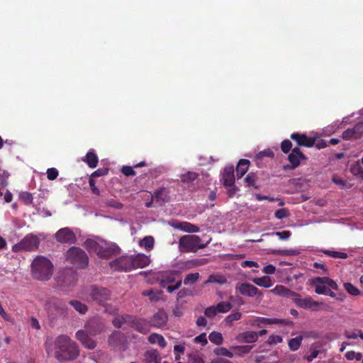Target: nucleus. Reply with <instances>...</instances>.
<instances>
[{
  "mask_svg": "<svg viewBox=\"0 0 363 363\" xmlns=\"http://www.w3.org/2000/svg\"><path fill=\"white\" fill-rule=\"evenodd\" d=\"M245 181L247 184V186H252L255 189H258V186L256 185L257 177L255 173H249L245 178Z\"/></svg>",
  "mask_w": 363,
  "mask_h": 363,
  "instance_id": "obj_42",
  "label": "nucleus"
},
{
  "mask_svg": "<svg viewBox=\"0 0 363 363\" xmlns=\"http://www.w3.org/2000/svg\"><path fill=\"white\" fill-rule=\"evenodd\" d=\"M152 196L155 200V203L157 206H162L164 203L169 201V191L164 187L155 191Z\"/></svg>",
  "mask_w": 363,
  "mask_h": 363,
  "instance_id": "obj_21",
  "label": "nucleus"
},
{
  "mask_svg": "<svg viewBox=\"0 0 363 363\" xmlns=\"http://www.w3.org/2000/svg\"><path fill=\"white\" fill-rule=\"evenodd\" d=\"M84 330H79L76 333V338L88 349H94L96 344L90 336L101 334L105 329L104 321L98 318L89 320L84 326Z\"/></svg>",
  "mask_w": 363,
  "mask_h": 363,
  "instance_id": "obj_1",
  "label": "nucleus"
},
{
  "mask_svg": "<svg viewBox=\"0 0 363 363\" xmlns=\"http://www.w3.org/2000/svg\"><path fill=\"white\" fill-rule=\"evenodd\" d=\"M282 341H283V338L281 335H271L267 340V343L269 345H275L277 343H280Z\"/></svg>",
  "mask_w": 363,
  "mask_h": 363,
  "instance_id": "obj_57",
  "label": "nucleus"
},
{
  "mask_svg": "<svg viewBox=\"0 0 363 363\" xmlns=\"http://www.w3.org/2000/svg\"><path fill=\"white\" fill-rule=\"evenodd\" d=\"M241 318L242 313L239 311H236L226 316L225 321L229 326H231L234 321L239 320Z\"/></svg>",
  "mask_w": 363,
  "mask_h": 363,
  "instance_id": "obj_37",
  "label": "nucleus"
},
{
  "mask_svg": "<svg viewBox=\"0 0 363 363\" xmlns=\"http://www.w3.org/2000/svg\"><path fill=\"white\" fill-rule=\"evenodd\" d=\"M55 357L59 361H67L77 357L79 353L78 346L67 335H60L55 340Z\"/></svg>",
  "mask_w": 363,
  "mask_h": 363,
  "instance_id": "obj_2",
  "label": "nucleus"
},
{
  "mask_svg": "<svg viewBox=\"0 0 363 363\" xmlns=\"http://www.w3.org/2000/svg\"><path fill=\"white\" fill-rule=\"evenodd\" d=\"M363 133V123H358L352 128H348L342 133L345 140L359 139Z\"/></svg>",
  "mask_w": 363,
  "mask_h": 363,
  "instance_id": "obj_19",
  "label": "nucleus"
},
{
  "mask_svg": "<svg viewBox=\"0 0 363 363\" xmlns=\"http://www.w3.org/2000/svg\"><path fill=\"white\" fill-rule=\"evenodd\" d=\"M188 363H204L201 355L198 352H191L188 354Z\"/></svg>",
  "mask_w": 363,
  "mask_h": 363,
  "instance_id": "obj_41",
  "label": "nucleus"
},
{
  "mask_svg": "<svg viewBox=\"0 0 363 363\" xmlns=\"http://www.w3.org/2000/svg\"><path fill=\"white\" fill-rule=\"evenodd\" d=\"M208 338H209V340L212 343H214L216 345H221L223 343V335L219 332H215L214 331V332L211 333L209 334Z\"/></svg>",
  "mask_w": 363,
  "mask_h": 363,
  "instance_id": "obj_35",
  "label": "nucleus"
},
{
  "mask_svg": "<svg viewBox=\"0 0 363 363\" xmlns=\"http://www.w3.org/2000/svg\"><path fill=\"white\" fill-rule=\"evenodd\" d=\"M332 181L336 184V185H338V186H340L342 189L343 188H345L347 184H346V182L344 181L342 178H340V177L337 176V175H334L333 176V178H332Z\"/></svg>",
  "mask_w": 363,
  "mask_h": 363,
  "instance_id": "obj_61",
  "label": "nucleus"
},
{
  "mask_svg": "<svg viewBox=\"0 0 363 363\" xmlns=\"http://www.w3.org/2000/svg\"><path fill=\"white\" fill-rule=\"evenodd\" d=\"M179 272L177 271H166L160 273L159 276L160 285L162 288L166 289L169 293H172L180 288L182 281L181 278L177 279Z\"/></svg>",
  "mask_w": 363,
  "mask_h": 363,
  "instance_id": "obj_7",
  "label": "nucleus"
},
{
  "mask_svg": "<svg viewBox=\"0 0 363 363\" xmlns=\"http://www.w3.org/2000/svg\"><path fill=\"white\" fill-rule=\"evenodd\" d=\"M55 238L60 243L74 244L77 238L73 231L69 228H62L55 234Z\"/></svg>",
  "mask_w": 363,
  "mask_h": 363,
  "instance_id": "obj_12",
  "label": "nucleus"
},
{
  "mask_svg": "<svg viewBox=\"0 0 363 363\" xmlns=\"http://www.w3.org/2000/svg\"><path fill=\"white\" fill-rule=\"evenodd\" d=\"M218 313H227L232 308V304L226 301H220L216 306Z\"/></svg>",
  "mask_w": 363,
  "mask_h": 363,
  "instance_id": "obj_39",
  "label": "nucleus"
},
{
  "mask_svg": "<svg viewBox=\"0 0 363 363\" xmlns=\"http://www.w3.org/2000/svg\"><path fill=\"white\" fill-rule=\"evenodd\" d=\"M31 272L36 279L46 281L50 279L52 274L53 265L47 257L38 256L31 264Z\"/></svg>",
  "mask_w": 363,
  "mask_h": 363,
  "instance_id": "obj_3",
  "label": "nucleus"
},
{
  "mask_svg": "<svg viewBox=\"0 0 363 363\" xmlns=\"http://www.w3.org/2000/svg\"><path fill=\"white\" fill-rule=\"evenodd\" d=\"M253 345H235L232 346L230 349L235 351V354L238 357H242L245 354H249L252 348Z\"/></svg>",
  "mask_w": 363,
  "mask_h": 363,
  "instance_id": "obj_25",
  "label": "nucleus"
},
{
  "mask_svg": "<svg viewBox=\"0 0 363 363\" xmlns=\"http://www.w3.org/2000/svg\"><path fill=\"white\" fill-rule=\"evenodd\" d=\"M272 293L277 294L279 295H283L286 297L292 298L294 294V291L288 289L284 286H277L274 289L270 291Z\"/></svg>",
  "mask_w": 363,
  "mask_h": 363,
  "instance_id": "obj_31",
  "label": "nucleus"
},
{
  "mask_svg": "<svg viewBox=\"0 0 363 363\" xmlns=\"http://www.w3.org/2000/svg\"><path fill=\"white\" fill-rule=\"evenodd\" d=\"M86 249L96 253L99 257L109 258L119 253V247L116 245H110L104 241L97 242L94 240H86L84 242Z\"/></svg>",
  "mask_w": 363,
  "mask_h": 363,
  "instance_id": "obj_4",
  "label": "nucleus"
},
{
  "mask_svg": "<svg viewBox=\"0 0 363 363\" xmlns=\"http://www.w3.org/2000/svg\"><path fill=\"white\" fill-rule=\"evenodd\" d=\"M216 306H211L206 308L204 311V314L208 318H213L218 314Z\"/></svg>",
  "mask_w": 363,
  "mask_h": 363,
  "instance_id": "obj_55",
  "label": "nucleus"
},
{
  "mask_svg": "<svg viewBox=\"0 0 363 363\" xmlns=\"http://www.w3.org/2000/svg\"><path fill=\"white\" fill-rule=\"evenodd\" d=\"M250 166V161L246 159H241L236 167L237 177L238 179L242 177L247 172Z\"/></svg>",
  "mask_w": 363,
  "mask_h": 363,
  "instance_id": "obj_24",
  "label": "nucleus"
},
{
  "mask_svg": "<svg viewBox=\"0 0 363 363\" xmlns=\"http://www.w3.org/2000/svg\"><path fill=\"white\" fill-rule=\"evenodd\" d=\"M40 239L33 234H28L18 243L14 245L12 250L15 252L25 251H33L38 248Z\"/></svg>",
  "mask_w": 363,
  "mask_h": 363,
  "instance_id": "obj_9",
  "label": "nucleus"
},
{
  "mask_svg": "<svg viewBox=\"0 0 363 363\" xmlns=\"http://www.w3.org/2000/svg\"><path fill=\"white\" fill-rule=\"evenodd\" d=\"M146 363H160V358L157 352H147L145 354Z\"/></svg>",
  "mask_w": 363,
  "mask_h": 363,
  "instance_id": "obj_38",
  "label": "nucleus"
},
{
  "mask_svg": "<svg viewBox=\"0 0 363 363\" xmlns=\"http://www.w3.org/2000/svg\"><path fill=\"white\" fill-rule=\"evenodd\" d=\"M208 242L202 243L198 235H186L179 238V247L181 252H196L199 249L205 248Z\"/></svg>",
  "mask_w": 363,
  "mask_h": 363,
  "instance_id": "obj_5",
  "label": "nucleus"
},
{
  "mask_svg": "<svg viewBox=\"0 0 363 363\" xmlns=\"http://www.w3.org/2000/svg\"><path fill=\"white\" fill-rule=\"evenodd\" d=\"M290 216L289 211L286 208H280L276 211L274 216L277 219H283L288 218Z\"/></svg>",
  "mask_w": 363,
  "mask_h": 363,
  "instance_id": "obj_50",
  "label": "nucleus"
},
{
  "mask_svg": "<svg viewBox=\"0 0 363 363\" xmlns=\"http://www.w3.org/2000/svg\"><path fill=\"white\" fill-rule=\"evenodd\" d=\"M130 257L133 262V269L144 268L147 267L150 262V257L144 254L130 255Z\"/></svg>",
  "mask_w": 363,
  "mask_h": 363,
  "instance_id": "obj_20",
  "label": "nucleus"
},
{
  "mask_svg": "<svg viewBox=\"0 0 363 363\" xmlns=\"http://www.w3.org/2000/svg\"><path fill=\"white\" fill-rule=\"evenodd\" d=\"M306 157L303 152L300 150L298 147H296L291 150V153L288 156V160L291 163V165L284 166V169H294L300 164L301 160H305Z\"/></svg>",
  "mask_w": 363,
  "mask_h": 363,
  "instance_id": "obj_14",
  "label": "nucleus"
},
{
  "mask_svg": "<svg viewBox=\"0 0 363 363\" xmlns=\"http://www.w3.org/2000/svg\"><path fill=\"white\" fill-rule=\"evenodd\" d=\"M345 289L352 296H357L360 294L359 290L350 282L344 284Z\"/></svg>",
  "mask_w": 363,
  "mask_h": 363,
  "instance_id": "obj_48",
  "label": "nucleus"
},
{
  "mask_svg": "<svg viewBox=\"0 0 363 363\" xmlns=\"http://www.w3.org/2000/svg\"><path fill=\"white\" fill-rule=\"evenodd\" d=\"M131 257L128 255L121 256L110 262V267L118 272H130L133 270Z\"/></svg>",
  "mask_w": 363,
  "mask_h": 363,
  "instance_id": "obj_11",
  "label": "nucleus"
},
{
  "mask_svg": "<svg viewBox=\"0 0 363 363\" xmlns=\"http://www.w3.org/2000/svg\"><path fill=\"white\" fill-rule=\"evenodd\" d=\"M362 169V167L359 164H357L351 167L350 172L353 175L360 178Z\"/></svg>",
  "mask_w": 363,
  "mask_h": 363,
  "instance_id": "obj_62",
  "label": "nucleus"
},
{
  "mask_svg": "<svg viewBox=\"0 0 363 363\" xmlns=\"http://www.w3.org/2000/svg\"><path fill=\"white\" fill-rule=\"evenodd\" d=\"M177 228L180 229L181 230L186 232V233H198L199 232L200 229L199 228L189 222H181L179 223L177 226Z\"/></svg>",
  "mask_w": 363,
  "mask_h": 363,
  "instance_id": "obj_27",
  "label": "nucleus"
},
{
  "mask_svg": "<svg viewBox=\"0 0 363 363\" xmlns=\"http://www.w3.org/2000/svg\"><path fill=\"white\" fill-rule=\"evenodd\" d=\"M236 289L240 294L248 297H253L256 295L263 296V292L259 291L256 286L247 283H241L237 285Z\"/></svg>",
  "mask_w": 363,
  "mask_h": 363,
  "instance_id": "obj_17",
  "label": "nucleus"
},
{
  "mask_svg": "<svg viewBox=\"0 0 363 363\" xmlns=\"http://www.w3.org/2000/svg\"><path fill=\"white\" fill-rule=\"evenodd\" d=\"M121 172L126 177L134 176L136 174L133 167L130 166H123L121 169Z\"/></svg>",
  "mask_w": 363,
  "mask_h": 363,
  "instance_id": "obj_58",
  "label": "nucleus"
},
{
  "mask_svg": "<svg viewBox=\"0 0 363 363\" xmlns=\"http://www.w3.org/2000/svg\"><path fill=\"white\" fill-rule=\"evenodd\" d=\"M168 320V315L164 309H159L150 320V325L154 328H161L164 327Z\"/></svg>",
  "mask_w": 363,
  "mask_h": 363,
  "instance_id": "obj_15",
  "label": "nucleus"
},
{
  "mask_svg": "<svg viewBox=\"0 0 363 363\" xmlns=\"http://www.w3.org/2000/svg\"><path fill=\"white\" fill-rule=\"evenodd\" d=\"M148 341L151 344H158L161 348L167 346V342L162 335L157 333H152L148 337Z\"/></svg>",
  "mask_w": 363,
  "mask_h": 363,
  "instance_id": "obj_26",
  "label": "nucleus"
},
{
  "mask_svg": "<svg viewBox=\"0 0 363 363\" xmlns=\"http://www.w3.org/2000/svg\"><path fill=\"white\" fill-rule=\"evenodd\" d=\"M210 262L208 258H197L191 259L189 262L191 266H203L208 264Z\"/></svg>",
  "mask_w": 363,
  "mask_h": 363,
  "instance_id": "obj_51",
  "label": "nucleus"
},
{
  "mask_svg": "<svg viewBox=\"0 0 363 363\" xmlns=\"http://www.w3.org/2000/svg\"><path fill=\"white\" fill-rule=\"evenodd\" d=\"M273 234L276 235L279 240H288L291 233L290 231L289 230H283L281 232H276V233H274Z\"/></svg>",
  "mask_w": 363,
  "mask_h": 363,
  "instance_id": "obj_60",
  "label": "nucleus"
},
{
  "mask_svg": "<svg viewBox=\"0 0 363 363\" xmlns=\"http://www.w3.org/2000/svg\"><path fill=\"white\" fill-rule=\"evenodd\" d=\"M252 281L256 285L261 286V287H264V288H269L273 284L272 279L269 276H264L262 277H255L252 279Z\"/></svg>",
  "mask_w": 363,
  "mask_h": 363,
  "instance_id": "obj_28",
  "label": "nucleus"
},
{
  "mask_svg": "<svg viewBox=\"0 0 363 363\" xmlns=\"http://www.w3.org/2000/svg\"><path fill=\"white\" fill-rule=\"evenodd\" d=\"M108 173V168H100V169H98L97 170L94 171L91 174L90 177H92L94 179V177L106 175Z\"/></svg>",
  "mask_w": 363,
  "mask_h": 363,
  "instance_id": "obj_59",
  "label": "nucleus"
},
{
  "mask_svg": "<svg viewBox=\"0 0 363 363\" xmlns=\"http://www.w3.org/2000/svg\"><path fill=\"white\" fill-rule=\"evenodd\" d=\"M59 174L58 170L56 168L51 167L48 168L47 170V177L49 180H55L57 179Z\"/></svg>",
  "mask_w": 363,
  "mask_h": 363,
  "instance_id": "obj_56",
  "label": "nucleus"
},
{
  "mask_svg": "<svg viewBox=\"0 0 363 363\" xmlns=\"http://www.w3.org/2000/svg\"><path fill=\"white\" fill-rule=\"evenodd\" d=\"M0 315L4 320L11 322V323L13 322V320L11 318V316L4 311L1 303H0Z\"/></svg>",
  "mask_w": 363,
  "mask_h": 363,
  "instance_id": "obj_64",
  "label": "nucleus"
},
{
  "mask_svg": "<svg viewBox=\"0 0 363 363\" xmlns=\"http://www.w3.org/2000/svg\"><path fill=\"white\" fill-rule=\"evenodd\" d=\"M106 205L108 207L113 208L115 209H121L123 206V203L118 202V201L111 199L106 201Z\"/></svg>",
  "mask_w": 363,
  "mask_h": 363,
  "instance_id": "obj_52",
  "label": "nucleus"
},
{
  "mask_svg": "<svg viewBox=\"0 0 363 363\" xmlns=\"http://www.w3.org/2000/svg\"><path fill=\"white\" fill-rule=\"evenodd\" d=\"M321 252L325 255L335 259H346L348 257L347 253L341 252H337L329 250H321Z\"/></svg>",
  "mask_w": 363,
  "mask_h": 363,
  "instance_id": "obj_34",
  "label": "nucleus"
},
{
  "mask_svg": "<svg viewBox=\"0 0 363 363\" xmlns=\"http://www.w3.org/2000/svg\"><path fill=\"white\" fill-rule=\"evenodd\" d=\"M69 303L80 314H85L88 311L87 306L79 301L71 300Z\"/></svg>",
  "mask_w": 363,
  "mask_h": 363,
  "instance_id": "obj_33",
  "label": "nucleus"
},
{
  "mask_svg": "<svg viewBox=\"0 0 363 363\" xmlns=\"http://www.w3.org/2000/svg\"><path fill=\"white\" fill-rule=\"evenodd\" d=\"M226 282V279L220 275L211 274L208 277L206 283H216L219 284H223Z\"/></svg>",
  "mask_w": 363,
  "mask_h": 363,
  "instance_id": "obj_40",
  "label": "nucleus"
},
{
  "mask_svg": "<svg viewBox=\"0 0 363 363\" xmlns=\"http://www.w3.org/2000/svg\"><path fill=\"white\" fill-rule=\"evenodd\" d=\"M291 298L299 308L315 311L318 307V302L313 301L311 297L302 298L301 295L296 292H294Z\"/></svg>",
  "mask_w": 363,
  "mask_h": 363,
  "instance_id": "obj_13",
  "label": "nucleus"
},
{
  "mask_svg": "<svg viewBox=\"0 0 363 363\" xmlns=\"http://www.w3.org/2000/svg\"><path fill=\"white\" fill-rule=\"evenodd\" d=\"M333 290L338 291V286L333 279L329 277H319V294H323L342 300L344 295Z\"/></svg>",
  "mask_w": 363,
  "mask_h": 363,
  "instance_id": "obj_8",
  "label": "nucleus"
},
{
  "mask_svg": "<svg viewBox=\"0 0 363 363\" xmlns=\"http://www.w3.org/2000/svg\"><path fill=\"white\" fill-rule=\"evenodd\" d=\"M235 340L241 343H254L257 341V335L255 331L247 330L239 333Z\"/></svg>",
  "mask_w": 363,
  "mask_h": 363,
  "instance_id": "obj_22",
  "label": "nucleus"
},
{
  "mask_svg": "<svg viewBox=\"0 0 363 363\" xmlns=\"http://www.w3.org/2000/svg\"><path fill=\"white\" fill-rule=\"evenodd\" d=\"M199 277L200 276L198 272L189 274L185 277L184 284L185 285L193 284L199 280Z\"/></svg>",
  "mask_w": 363,
  "mask_h": 363,
  "instance_id": "obj_43",
  "label": "nucleus"
},
{
  "mask_svg": "<svg viewBox=\"0 0 363 363\" xmlns=\"http://www.w3.org/2000/svg\"><path fill=\"white\" fill-rule=\"evenodd\" d=\"M49 302L53 305V306L57 310H64L65 308V304H64L60 300L56 298H52L50 299Z\"/></svg>",
  "mask_w": 363,
  "mask_h": 363,
  "instance_id": "obj_53",
  "label": "nucleus"
},
{
  "mask_svg": "<svg viewBox=\"0 0 363 363\" xmlns=\"http://www.w3.org/2000/svg\"><path fill=\"white\" fill-rule=\"evenodd\" d=\"M89 296L96 303L104 306L111 298V291L106 288L94 286L91 287Z\"/></svg>",
  "mask_w": 363,
  "mask_h": 363,
  "instance_id": "obj_10",
  "label": "nucleus"
},
{
  "mask_svg": "<svg viewBox=\"0 0 363 363\" xmlns=\"http://www.w3.org/2000/svg\"><path fill=\"white\" fill-rule=\"evenodd\" d=\"M281 149L284 153H288L292 150V143L289 140H283L281 144Z\"/></svg>",
  "mask_w": 363,
  "mask_h": 363,
  "instance_id": "obj_54",
  "label": "nucleus"
},
{
  "mask_svg": "<svg viewBox=\"0 0 363 363\" xmlns=\"http://www.w3.org/2000/svg\"><path fill=\"white\" fill-rule=\"evenodd\" d=\"M20 199L22 202H23L26 205H29L32 203L33 197V195L28 192V191H23L20 194Z\"/></svg>",
  "mask_w": 363,
  "mask_h": 363,
  "instance_id": "obj_47",
  "label": "nucleus"
},
{
  "mask_svg": "<svg viewBox=\"0 0 363 363\" xmlns=\"http://www.w3.org/2000/svg\"><path fill=\"white\" fill-rule=\"evenodd\" d=\"M155 245V240L152 236H145L139 242V245L147 251L152 250Z\"/></svg>",
  "mask_w": 363,
  "mask_h": 363,
  "instance_id": "obj_30",
  "label": "nucleus"
},
{
  "mask_svg": "<svg viewBox=\"0 0 363 363\" xmlns=\"http://www.w3.org/2000/svg\"><path fill=\"white\" fill-rule=\"evenodd\" d=\"M130 319L131 315L125 314L121 317L114 318L113 320H112V323L116 328H120L125 323L129 325V321Z\"/></svg>",
  "mask_w": 363,
  "mask_h": 363,
  "instance_id": "obj_32",
  "label": "nucleus"
},
{
  "mask_svg": "<svg viewBox=\"0 0 363 363\" xmlns=\"http://www.w3.org/2000/svg\"><path fill=\"white\" fill-rule=\"evenodd\" d=\"M222 182L225 186H233L235 184V175L233 166L225 167L222 177Z\"/></svg>",
  "mask_w": 363,
  "mask_h": 363,
  "instance_id": "obj_23",
  "label": "nucleus"
},
{
  "mask_svg": "<svg viewBox=\"0 0 363 363\" xmlns=\"http://www.w3.org/2000/svg\"><path fill=\"white\" fill-rule=\"evenodd\" d=\"M90 168H95L98 164V156L92 151L86 153L85 158L83 160Z\"/></svg>",
  "mask_w": 363,
  "mask_h": 363,
  "instance_id": "obj_29",
  "label": "nucleus"
},
{
  "mask_svg": "<svg viewBox=\"0 0 363 363\" xmlns=\"http://www.w3.org/2000/svg\"><path fill=\"white\" fill-rule=\"evenodd\" d=\"M274 254L279 255H285V256H295L299 254V252L297 250L289 249V250H279L274 252Z\"/></svg>",
  "mask_w": 363,
  "mask_h": 363,
  "instance_id": "obj_49",
  "label": "nucleus"
},
{
  "mask_svg": "<svg viewBox=\"0 0 363 363\" xmlns=\"http://www.w3.org/2000/svg\"><path fill=\"white\" fill-rule=\"evenodd\" d=\"M272 324H280L283 325H292L293 322L286 319L272 318Z\"/></svg>",
  "mask_w": 363,
  "mask_h": 363,
  "instance_id": "obj_63",
  "label": "nucleus"
},
{
  "mask_svg": "<svg viewBox=\"0 0 363 363\" xmlns=\"http://www.w3.org/2000/svg\"><path fill=\"white\" fill-rule=\"evenodd\" d=\"M198 177V174L196 172H188L186 174H184L181 177V180L184 183H189L194 181Z\"/></svg>",
  "mask_w": 363,
  "mask_h": 363,
  "instance_id": "obj_44",
  "label": "nucleus"
},
{
  "mask_svg": "<svg viewBox=\"0 0 363 363\" xmlns=\"http://www.w3.org/2000/svg\"><path fill=\"white\" fill-rule=\"evenodd\" d=\"M129 325L142 334H147L151 327L150 322L144 318H138L131 315Z\"/></svg>",
  "mask_w": 363,
  "mask_h": 363,
  "instance_id": "obj_16",
  "label": "nucleus"
},
{
  "mask_svg": "<svg viewBox=\"0 0 363 363\" xmlns=\"http://www.w3.org/2000/svg\"><path fill=\"white\" fill-rule=\"evenodd\" d=\"M301 341V336H297L296 337L290 339L289 341V347L290 350L292 351H296L300 347Z\"/></svg>",
  "mask_w": 363,
  "mask_h": 363,
  "instance_id": "obj_36",
  "label": "nucleus"
},
{
  "mask_svg": "<svg viewBox=\"0 0 363 363\" xmlns=\"http://www.w3.org/2000/svg\"><path fill=\"white\" fill-rule=\"evenodd\" d=\"M214 352L218 356H225L229 358L234 356V354L225 347H218L214 350Z\"/></svg>",
  "mask_w": 363,
  "mask_h": 363,
  "instance_id": "obj_45",
  "label": "nucleus"
},
{
  "mask_svg": "<svg viewBox=\"0 0 363 363\" xmlns=\"http://www.w3.org/2000/svg\"><path fill=\"white\" fill-rule=\"evenodd\" d=\"M273 323L272 318H264V317H258L257 318L254 322L252 323L253 325H257V327H261L263 325H272Z\"/></svg>",
  "mask_w": 363,
  "mask_h": 363,
  "instance_id": "obj_46",
  "label": "nucleus"
},
{
  "mask_svg": "<svg viewBox=\"0 0 363 363\" xmlns=\"http://www.w3.org/2000/svg\"><path fill=\"white\" fill-rule=\"evenodd\" d=\"M290 138L295 141L298 146L306 147H313L315 144V138L308 137L306 134L300 133H293Z\"/></svg>",
  "mask_w": 363,
  "mask_h": 363,
  "instance_id": "obj_18",
  "label": "nucleus"
},
{
  "mask_svg": "<svg viewBox=\"0 0 363 363\" xmlns=\"http://www.w3.org/2000/svg\"><path fill=\"white\" fill-rule=\"evenodd\" d=\"M67 261L79 269H86L89 265V257L85 251L78 247H71L66 252Z\"/></svg>",
  "mask_w": 363,
  "mask_h": 363,
  "instance_id": "obj_6",
  "label": "nucleus"
}]
</instances>
